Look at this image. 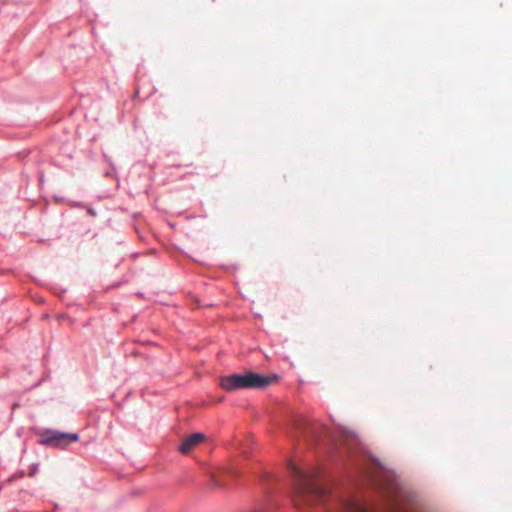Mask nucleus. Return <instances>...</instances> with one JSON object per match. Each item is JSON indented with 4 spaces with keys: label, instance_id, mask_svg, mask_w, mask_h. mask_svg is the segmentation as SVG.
Returning <instances> with one entry per match:
<instances>
[{
    "label": "nucleus",
    "instance_id": "obj_3",
    "mask_svg": "<svg viewBox=\"0 0 512 512\" xmlns=\"http://www.w3.org/2000/svg\"><path fill=\"white\" fill-rule=\"evenodd\" d=\"M78 439L79 434L76 433H61L57 432V430H47L41 436L40 441L43 445L64 449L70 442H75Z\"/></svg>",
    "mask_w": 512,
    "mask_h": 512
},
{
    "label": "nucleus",
    "instance_id": "obj_8",
    "mask_svg": "<svg viewBox=\"0 0 512 512\" xmlns=\"http://www.w3.org/2000/svg\"><path fill=\"white\" fill-rule=\"evenodd\" d=\"M299 428L303 430V433H307L306 427L312 428L309 423H299Z\"/></svg>",
    "mask_w": 512,
    "mask_h": 512
},
{
    "label": "nucleus",
    "instance_id": "obj_1",
    "mask_svg": "<svg viewBox=\"0 0 512 512\" xmlns=\"http://www.w3.org/2000/svg\"><path fill=\"white\" fill-rule=\"evenodd\" d=\"M291 473L294 479V504L296 506L313 504L322 500L324 491L315 482L318 476L317 470H303L291 465Z\"/></svg>",
    "mask_w": 512,
    "mask_h": 512
},
{
    "label": "nucleus",
    "instance_id": "obj_5",
    "mask_svg": "<svg viewBox=\"0 0 512 512\" xmlns=\"http://www.w3.org/2000/svg\"><path fill=\"white\" fill-rule=\"evenodd\" d=\"M338 505L342 512H368L366 508L359 506V504L353 500H348V498L340 500Z\"/></svg>",
    "mask_w": 512,
    "mask_h": 512
},
{
    "label": "nucleus",
    "instance_id": "obj_7",
    "mask_svg": "<svg viewBox=\"0 0 512 512\" xmlns=\"http://www.w3.org/2000/svg\"><path fill=\"white\" fill-rule=\"evenodd\" d=\"M341 440H343L346 445L352 446L353 443L357 441V436L354 433L346 432V430H343L341 432Z\"/></svg>",
    "mask_w": 512,
    "mask_h": 512
},
{
    "label": "nucleus",
    "instance_id": "obj_2",
    "mask_svg": "<svg viewBox=\"0 0 512 512\" xmlns=\"http://www.w3.org/2000/svg\"><path fill=\"white\" fill-rule=\"evenodd\" d=\"M277 376H262L257 372L245 371L244 373H233L220 379V386L226 391H235V389L247 388L258 389L264 388L277 380Z\"/></svg>",
    "mask_w": 512,
    "mask_h": 512
},
{
    "label": "nucleus",
    "instance_id": "obj_4",
    "mask_svg": "<svg viewBox=\"0 0 512 512\" xmlns=\"http://www.w3.org/2000/svg\"><path fill=\"white\" fill-rule=\"evenodd\" d=\"M204 439L205 435L202 433H194L184 438L179 446V452L182 454H188L193 448L200 445Z\"/></svg>",
    "mask_w": 512,
    "mask_h": 512
},
{
    "label": "nucleus",
    "instance_id": "obj_6",
    "mask_svg": "<svg viewBox=\"0 0 512 512\" xmlns=\"http://www.w3.org/2000/svg\"><path fill=\"white\" fill-rule=\"evenodd\" d=\"M233 470L230 467L223 468L219 471L217 476H213V482L218 487H227L229 485V481L226 479V476L232 475Z\"/></svg>",
    "mask_w": 512,
    "mask_h": 512
}]
</instances>
